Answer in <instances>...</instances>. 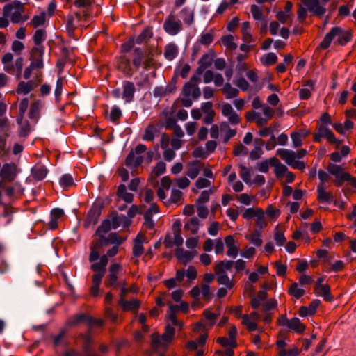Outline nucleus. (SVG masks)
<instances>
[{"label":"nucleus","mask_w":356,"mask_h":356,"mask_svg":"<svg viewBox=\"0 0 356 356\" xmlns=\"http://www.w3.org/2000/svg\"><path fill=\"white\" fill-rule=\"evenodd\" d=\"M16 165L13 163L3 164L0 175L5 179L13 180L15 177V170Z\"/></svg>","instance_id":"nucleus-12"},{"label":"nucleus","mask_w":356,"mask_h":356,"mask_svg":"<svg viewBox=\"0 0 356 356\" xmlns=\"http://www.w3.org/2000/svg\"><path fill=\"white\" fill-rule=\"evenodd\" d=\"M200 220L197 217H193L191 220L185 224L184 229H191L193 234H196L198 232V226Z\"/></svg>","instance_id":"nucleus-34"},{"label":"nucleus","mask_w":356,"mask_h":356,"mask_svg":"<svg viewBox=\"0 0 356 356\" xmlns=\"http://www.w3.org/2000/svg\"><path fill=\"white\" fill-rule=\"evenodd\" d=\"M81 337L83 341V349L87 356H98L91 351V345L92 343V337L90 334H81Z\"/></svg>","instance_id":"nucleus-19"},{"label":"nucleus","mask_w":356,"mask_h":356,"mask_svg":"<svg viewBox=\"0 0 356 356\" xmlns=\"http://www.w3.org/2000/svg\"><path fill=\"white\" fill-rule=\"evenodd\" d=\"M222 90L227 99L236 97L238 95V90L233 88L229 82L224 85Z\"/></svg>","instance_id":"nucleus-32"},{"label":"nucleus","mask_w":356,"mask_h":356,"mask_svg":"<svg viewBox=\"0 0 356 356\" xmlns=\"http://www.w3.org/2000/svg\"><path fill=\"white\" fill-rule=\"evenodd\" d=\"M288 293L296 299H299L304 296L305 291L303 289L298 288V284L294 282L291 284Z\"/></svg>","instance_id":"nucleus-37"},{"label":"nucleus","mask_w":356,"mask_h":356,"mask_svg":"<svg viewBox=\"0 0 356 356\" xmlns=\"http://www.w3.org/2000/svg\"><path fill=\"white\" fill-rule=\"evenodd\" d=\"M181 13L185 15L184 22L188 26H191L194 22V11L191 10L188 7H184L181 9Z\"/></svg>","instance_id":"nucleus-35"},{"label":"nucleus","mask_w":356,"mask_h":356,"mask_svg":"<svg viewBox=\"0 0 356 356\" xmlns=\"http://www.w3.org/2000/svg\"><path fill=\"white\" fill-rule=\"evenodd\" d=\"M327 171L330 175L334 176V184L337 187L343 186L345 181L350 179V174L346 172L342 166L330 163L327 165Z\"/></svg>","instance_id":"nucleus-2"},{"label":"nucleus","mask_w":356,"mask_h":356,"mask_svg":"<svg viewBox=\"0 0 356 356\" xmlns=\"http://www.w3.org/2000/svg\"><path fill=\"white\" fill-rule=\"evenodd\" d=\"M202 296L207 300H210L213 298V293L210 290V286L207 284H203L200 289Z\"/></svg>","instance_id":"nucleus-58"},{"label":"nucleus","mask_w":356,"mask_h":356,"mask_svg":"<svg viewBox=\"0 0 356 356\" xmlns=\"http://www.w3.org/2000/svg\"><path fill=\"white\" fill-rule=\"evenodd\" d=\"M59 184L63 188H68L72 186L74 183L73 177L70 174H64L60 177Z\"/></svg>","instance_id":"nucleus-45"},{"label":"nucleus","mask_w":356,"mask_h":356,"mask_svg":"<svg viewBox=\"0 0 356 356\" xmlns=\"http://www.w3.org/2000/svg\"><path fill=\"white\" fill-rule=\"evenodd\" d=\"M118 303L124 311H129L134 309H138L140 305V302L136 299L128 301L123 297L120 298Z\"/></svg>","instance_id":"nucleus-22"},{"label":"nucleus","mask_w":356,"mask_h":356,"mask_svg":"<svg viewBox=\"0 0 356 356\" xmlns=\"http://www.w3.org/2000/svg\"><path fill=\"white\" fill-rule=\"evenodd\" d=\"M46 31L44 29H37L33 35V40L36 47H40L42 42L46 39Z\"/></svg>","instance_id":"nucleus-31"},{"label":"nucleus","mask_w":356,"mask_h":356,"mask_svg":"<svg viewBox=\"0 0 356 356\" xmlns=\"http://www.w3.org/2000/svg\"><path fill=\"white\" fill-rule=\"evenodd\" d=\"M237 334V329L233 325L231 327L229 331V337L230 340V348H236L237 346V343L236 341V337Z\"/></svg>","instance_id":"nucleus-57"},{"label":"nucleus","mask_w":356,"mask_h":356,"mask_svg":"<svg viewBox=\"0 0 356 356\" xmlns=\"http://www.w3.org/2000/svg\"><path fill=\"white\" fill-rule=\"evenodd\" d=\"M263 154L261 146H256L254 149L250 152V158L254 161L259 159Z\"/></svg>","instance_id":"nucleus-64"},{"label":"nucleus","mask_w":356,"mask_h":356,"mask_svg":"<svg viewBox=\"0 0 356 356\" xmlns=\"http://www.w3.org/2000/svg\"><path fill=\"white\" fill-rule=\"evenodd\" d=\"M111 229H113L111 225V220L109 218H106L102 220L101 225L97 227L95 232V235L106 234Z\"/></svg>","instance_id":"nucleus-25"},{"label":"nucleus","mask_w":356,"mask_h":356,"mask_svg":"<svg viewBox=\"0 0 356 356\" xmlns=\"http://www.w3.org/2000/svg\"><path fill=\"white\" fill-rule=\"evenodd\" d=\"M92 321V316L84 313H81L75 315L69 324L71 326L77 325L81 323H87L89 325Z\"/></svg>","instance_id":"nucleus-18"},{"label":"nucleus","mask_w":356,"mask_h":356,"mask_svg":"<svg viewBox=\"0 0 356 356\" xmlns=\"http://www.w3.org/2000/svg\"><path fill=\"white\" fill-rule=\"evenodd\" d=\"M40 102L36 101L31 105L30 110L29 111V118L30 119H35L40 111Z\"/></svg>","instance_id":"nucleus-53"},{"label":"nucleus","mask_w":356,"mask_h":356,"mask_svg":"<svg viewBox=\"0 0 356 356\" xmlns=\"http://www.w3.org/2000/svg\"><path fill=\"white\" fill-rule=\"evenodd\" d=\"M243 323L247 325L249 331L252 332L255 331L257 329V325L256 323L252 322L250 320L249 316L248 315H243L242 317Z\"/></svg>","instance_id":"nucleus-62"},{"label":"nucleus","mask_w":356,"mask_h":356,"mask_svg":"<svg viewBox=\"0 0 356 356\" xmlns=\"http://www.w3.org/2000/svg\"><path fill=\"white\" fill-rule=\"evenodd\" d=\"M175 328L169 324L165 326V332L162 334L164 342L165 343L170 342L175 336Z\"/></svg>","instance_id":"nucleus-40"},{"label":"nucleus","mask_w":356,"mask_h":356,"mask_svg":"<svg viewBox=\"0 0 356 356\" xmlns=\"http://www.w3.org/2000/svg\"><path fill=\"white\" fill-rule=\"evenodd\" d=\"M122 98L125 103H131L134 101L136 87L133 82L124 80L122 82Z\"/></svg>","instance_id":"nucleus-7"},{"label":"nucleus","mask_w":356,"mask_h":356,"mask_svg":"<svg viewBox=\"0 0 356 356\" xmlns=\"http://www.w3.org/2000/svg\"><path fill=\"white\" fill-rule=\"evenodd\" d=\"M95 236L98 237V240L97 242V248L104 247V246H108V245H111L108 235L107 236H105V234H99V235H95Z\"/></svg>","instance_id":"nucleus-55"},{"label":"nucleus","mask_w":356,"mask_h":356,"mask_svg":"<svg viewBox=\"0 0 356 356\" xmlns=\"http://www.w3.org/2000/svg\"><path fill=\"white\" fill-rule=\"evenodd\" d=\"M343 33V29L340 26H334L330 31L325 35L323 40L319 44V47L323 49H327L333 40V39L337 36L340 35Z\"/></svg>","instance_id":"nucleus-8"},{"label":"nucleus","mask_w":356,"mask_h":356,"mask_svg":"<svg viewBox=\"0 0 356 356\" xmlns=\"http://www.w3.org/2000/svg\"><path fill=\"white\" fill-rule=\"evenodd\" d=\"M154 127L149 125L145 129V134L142 137V139L145 141H152L154 139V134L153 129Z\"/></svg>","instance_id":"nucleus-56"},{"label":"nucleus","mask_w":356,"mask_h":356,"mask_svg":"<svg viewBox=\"0 0 356 356\" xmlns=\"http://www.w3.org/2000/svg\"><path fill=\"white\" fill-rule=\"evenodd\" d=\"M234 264L233 261L223 260L218 263L215 266V271L216 274L226 273V270L231 269Z\"/></svg>","instance_id":"nucleus-27"},{"label":"nucleus","mask_w":356,"mask_h":356,"mask_svg":"<svg viewBox=\"0 0 356 356\" xmlns=\"http://www.w3.org/2000/svg\"><path fill=\"white\" fill-rule=\"evenodd\" d=\"M63 79L58 78L56 81V88L54 91L55 100L58 102L60 99V96L63 92Z\"/></svg>","instance_id":"nucleus-50"},{"label":"nucleus","mask_w":356,"mask_h":356,"mask_svg":"<svg viewBox=\"0 0 356 356\" xmlns=\"http://www.w3.org/2000/svg\"><path fill=\"white\" fill-rule=\"evenodd\" d=\"M286 327L298 334H302L305 330V325L302 324L297 317H293L289 320Z\"/></svg>","instance_id":"nucleus-15"},{"label":"nucleus","mask_w":356,"mask_h":356,"mask_svg":"<svg viewBox=\"0 0 356 356\" xmlns=\"http://www.w3.org/2000/svg\"><path fill=\"white\" fill-rule=\"evenodd\" d=\"M28 106H29V99L25 97L21 101V102L19 104V110L20 118H19L17 120V122L18 124H21L23 116L24 115V114L28 108Z\"/></svg>","instance_id":"nucleus-43"},{"label":"nucleus","mask_w":356,"mask_h":356,"mask_svg":"<svg viewBox=\"0 0 356 356\" xmlns=\"http://www.w3.org/2000/svg\"><path fill=\"white\" fill-rule=\"evenodd\" d=\"M122 111L120 110V108L118 106L114 105L111 108V113L109 115V119L113 122H115L122 116Z\"/></svg>","instance_id":"nucleus-52"},{"label":"nucleus","mask_w":356,"mask_h":356,"mask_svg":"<svg viewBox=\"0 0 356 356\" xmlns=\"http://www.w3.org/2000/svg\"><path fill=\"white\" fill-rule=\"evenodd\" d=\"M164 31L170 35H175L183 29L180 19H177L173 13H170L163 23Z\"/></svg>","instance_id":"nucleus-3"},{"label":"nucleus","mask_w":356,"mask_h":356,"mask_svg":"<svg viewBox=\"0 0 356 356\" xmlns=\"http://www.w3.org/2000/svg\"><path fill=\"white\" fill-rule=\"evenodd\" d=\"M24 3H22L19 1H14L10 3L6 4L3 8V15L4 17H9L10 13L13 9L15 11L18 12H24Z\"/></svg>","instance_id":"nucleus-11"},{"label":"nucleus","mask_w":356,"mask_h":356,"mask_svg":"<svg viewBox=\"0 0 356 356\" xmlns=\"http://www.w3.org/2000/svg\"><path fill=\"white\" fill-rule=\"evenodd\" d=\"M234 83L243 91H247L250 86L248 82L243 76H241L237 80L234 81Z\"/></svg>","instance_id":"nucleus-60"},{"label":"nucleus","mask_w":356,"mask_h":356,"mask_svg":"<svg viewBox=\"0 0 356 356\" xmlns=\"http://www.w3.org/2000/svg\"><path fill=\"white\" fill-rule=\"evenodd\" d=\"M205 70L202 67L199 66L195 71L194 74L191 77L190 81L195 85H197V83L200 81V76L203 74Z\"/></svg>","instance_id":"nucleus-59"},{"label":"nucleus","mask_w":356,"mask_h":356,"mask_svg":"<svg viewBox=\"0 0 356 356\" xmlns=\"http://www.w3.org/2000/svg\"><path fill=\"white\" fill-rule=\"evenodd\" d=\"M213 41V35L210 33H202L200 42L204 46H209Z\"/></svg>","instance_id":"nucleus-54"},{"label":"nucleus","mask_w":356,"mask_h":356,"mask_svg":"<svg viewBox=\"0 0 356 356\" xmlns=\"http://www.w3.org/2000/svg\"><path fill=\"white\" fill-rule=\"evenodd\" d=\"M143 238L144 236L138 233L134 241L133 255L135 257H140L143 253Z\"/></svg>","instance_id":"nucleus-14"},{"label":"nucleus","mask_w":356,"mask_h":356,"mask_svg":"<svg viewBox=\"0 0 356 356\" xmlns=\"http://www.w3.org/2000/svg\"><path fill=\"white\" fill-rule=\"evenodd\" d=\"M48 172V170L44 165L34 166L31 168V175L33 177L38 181L43 180Z\"/></svg>","instance_id":"nucleus-24"},{"label":"nucleus","mask_w":356,"mask_h":356,"mask_svg":"<svg viewBox=\"0 0 356 356\" xmlns=\"http://www.w3.org/2000/svg\"><path fill=\"white\" fill-rule=\"evenodd\" d=\"M338 36H339V38L337 40V44L341 46H343L346 43H348V42H350L351 40V39L353 38V34L349 31H343V33L340 35H338Z\"/></svg>","instance_id":"nucleus-41"},{"label":"nucleus","mask_w":356,"mask_h":356,"mask_svg":"<svg viewBox=\"0 0 356 356\" xmlns=\"http://www.w3.org/2000/svg\"><path fill=\"white\" fill-rule=\"evenodd\" d=\"M318 199L321 203L329 204L333 201V196L330 193L325 191L323 185L317 187Z\"/></svg>","instance_id":"nucleus-23"},{"label":"nucleus","mask_w":356,"mask_h":356,"mask_svg":"<svg viewBox=\"0 0 356 356\" xmlns=\"http://www.w3.org/2000/svg\"><path fill=\"white\" fill-rule=\"evenodd\" d=\"M30 83H31V82L20 81L17 86V92L24 95L29 94L34 89V86H30Z\"/></svg>","instance_id":"nucleus-38"},{"label":"nucleus","mask_w":356,"mask_h":356,"mask_svg":"<svg viewBox=\"0 0 356 356\" xmlns=\"http://www.w3.org/2000/svg\"><path fill=\"white\" fill-rule=\"evenodd\" d=\"M105 207V202L101 199H97L92 204L91 208L88 212L86 219L84 222V227L88 228L90 225H96L99 219L102 211Z\"/></svg>","instance_id":"nucleus-1"},{"label":"nucleus","mask_w":356,"mask_h":356,"mask_svg":"<svg viewBox=\"0 0 356 356\" xmlns=\"http://www.w3.org/2000/svg\"><path fill=\"white\" fill-rule=\"evenodd\" d=\"M213 63V58L209 55V54H204L200 59L198 60L199 66L206 70Z\"/></svg>","instance_id":"nucleus-46"},{"label":"nucleus","mask_w":356,"mask_h":356,"mask_svg":"<svg viewBox=\"0 0 356 356\" xmlns=\"http://www.w3.org/2000/svg\"><path fill=\"white\" fill-rule=\"evenodd\" d=\"M165 171H166V165L162 161H159L156 163V165L154 169V172L156 177H159V176L163 175V173L165 172Z\"/></svg>","instance_id":"nucleus-63"},{"label":"nucleus","mask_w":356,"mask_h":356,"mask_svg":"<svg viewBox=\"0 0 356 356\" xmlns=\"http://www.w3.org/2000/svg\"><path fill=\"white\" fill-rule=\"evenodd\" d=\"M152 36L153 33L152 31V28L147 26L137 37L134 36V42L137 44H140L143 42H145L147 39L152 38Z\"/></svg>","instance_id":"nucleus-26"},{"label":"nucleus","mask_w":356,"mask_h":356,"mask_svg":"<svg viewBox=\"0 0 356 356\" xmlns=\"http://www.w3.org/2000/svg\"><path fill=\"white\" fill-rule=\"evenodd\" d=\"M116 194L127 203H131L134 200V194L127 192V186L124 184L118 186Z\"/></svg>","instance_id":"nucleus-21"},{"label":"nucleus","mask_w":356,"mask_h":356,"mask_svg":"<svg viewBox=\"0 0 356 356\" xmlns=\"http://www.w3.org/2000/svg\"><path fill=\"white\" fill-rule=\"evenodd\" d=\"M317 296H322L325 301L331 302L333 299L330 293V287L327 284L322 285L318 291H316Z\"/></svg>","instance_id":"nucleus-30"},{"label":"nucleus","mask_w":356,"mask_h":356,"mask_svg":"<svg viewBox=\"0 0 356 356\" xmlns=\"http://www.w3.org/2000/svg\"><path fill=\"white\" fill-rule=\"evenodd\" d=\"M147 54V51L143 49L140 47H135L133 50V60L132 64L136 67V69H138L142 66V63H143V60L145 57V54Z\"/></svg>","instance_id":"nucleus-10"},{"label":"nucleus","mask_w":356,"mask_h":356,"mask_svg":"<svg viewBox=\"0 0 356 356\" xmlns=\"http://www.w3.org/2000/svg\"><path fill=\"white\" fill-rule=\"evenodd\" d=\"M90 270L95 273L105 274L106 271V267L103 266L99 261L94 262L90 266Z\"/></svg>","instance_id":"nucleus-61"},{"label":"nucleus","mask_w":356,"mask_h":356,"mask_svg":"<svg viewBox=\"0 0 356 356\" xmlns=\"http://www.w3.org/2000/svg\"><path fill=\"white\" fill-rule=\"evenodd\" d=\"M343 33V29L340 26H334L330 31L325 35L323 40L319 44V47L323 49H327L333 40V39L337 36L340 35Z\"/></svg>","instance_id":"nucleus-9"},{"label":"nucleus","mask_w":356,"mask_h":356,"mask_svg":"<svg viewBox=\"0 0 356 356\" xmlns=\"http://www.w3.org/2000/svg\"><path fill=\"white\" fill-rule=\"evenodd\" d=\"M200 161L198 160L193 161L188 163L189 168L187 171V175L192 179L196 178L199 175L200 170L198 165Z\"/></svg>","instance_id":"nucleus-29"},{"label":"nucleus","mask_w":356,"mask_h":356,"mask_svg":"<svg viewBox=\"0 0 356 356\" xmlns=\"http://www.w3.org/2000/svg\"><path fill=\"white\" fill-rule=\"evenodd\" d=\"M218 275V282L220 285H225L228 289H232L233 283L226 273L216 274Z\"/></svg>","instance_id":"nucleus-42"},{"label":"nucleus","mask_w":356,"mask_h":356,"mask_svg":"<svg viewBox=\"0 0 356 356\" xmlns=\"http://www.w3.org/2000/svg\"><path fill=\"white\" fill-rule=\"evenodd\" d=\"M179 54V49L176 44L173 42L168 43L164 49V57L168 60H173Z\"/></svg>","instance_id":"nucleus-16"},{"label":"nucleus","mask_w":356,"mask_h":356,"mask_svg":"<svg viewBox=\"0 0 356 356\" xmlns=\"http://www.w3.org/2000/svg\"><path fill=\"white\" fill-rule=\"evenodd\" d=\"M250 11L252 14L254 20H264L265 17L264 16L261 9L257 5H252Z\"/></svg>","instance_id":"nucleus-51"},{"label":"nucleus","mask_w":356,"mask_h":356,"mask_svg":"<svg viewBox=\"0 0 356 356\" xmlns=\"http://www.w3.org/2000/svg\"><path fill=\"white\" fill-rule=\"evenodd\" d=\"M213 193L212 189L203 191L197 200L195 204H203L209 200V196Z\"/></svg>","instance_id":"nucleus-48"},{"label":"nucleus","mask_w":356,"mask_h":356,"mask_svg":"<svg viewBox=\"0 0 356 356\" xmlns=\"http://www.w3.org/2000/svg\"><path fill=\"white\" fill-rule=\"evenodd\" d=\"M222 44L230 50H235L237 48V44L234 42L232 35H226L221 38Z\"/></svg>","instance_id":"nucleus-39"},{"label":"nucleus","mask_w":356,"mask_h":356,"mask_svg":"<svg viewBox=\"0 0 356 356\" xmlns=\"http://www.w3.org/2000/svg\"><path fill=\"white\" fill-rule=\"evenodd\" d=\"M238 167L241 169V172H240L241 178L246 184L251 186L252 181H251L250 170L241 163L238 165Z\"/></svg>","instance_id":"nucleus-28"},{"label":"nucleus","mask_w":356,"mask_h":356,"mask_svg":"<svg viewBox=\"0 0 356 356\" xmlns=\"http://www.w3.org/2000/svg\"><path fill=\"white\" fill-rule=\"evenodd\" d=\"M33 51L34 53L38 54V59L36 60L32 61L30 64L33 69H42L44 67V63H43V56L44 54V47H33Z\"/></svg>","instance_id":"nucleus-20"},{"label":"nucleus","mask_w":356,"mask_h":356,"mask_svg":"<svg viewBox=\"0 0 356 356\" xmlns=\"http://www.w3.org/2000/svg\"><path fill=\"white\" fill-rule=\"evenodd\" d=\"M301 2L309 12L316 16L322 17L326 12L325 7L320 4L319 0H301Z\"/></svg>","instance_id":"nucleus-6"},{"label":"nucleus","mask_w":356,"mask_h":356,"mask_svg":"<svg viewBox=\"0 0 356 356\" xmlns=\"http://www.w3.org/2000/svg\"><path fill=\"white\" fill-rule=\"evenodd\" d=\"M323 138H327L330 143L334 144L337 148L342 143V140L337 138L334 133L329 128L321 124L318 129V132L316 133L314 136V140L319 143Z\"/></svg>","instance_id":"nucleus-4"},{"label":"nucleus","mask_w":356,"mask_h":356,"mask_svg":"<svg viewBox=\"0 0 356 356\" xmlns=\"http://www.w3.org/2000/svg\"><path fill=\"white\" fill-rule=\"evenodd\" d=\"M277 154H278L282 159H283L289 165H292L295 159L296 158V153L292 150H289L286 149H277L276 151Z\"/></svg>","instance_id":"nucleus-17"},{"label":"nucleus","mask_w":356,"mask_h":356,"mask_svg":"<svg viewBox=\"0 0 356 356\" xmlns=\"http://www.w3.org/2000/svg\"><path fill=\"white\" fill-rule=\"evenodd\" d=\"M31 22L34 28L43 26L46 22V13L42 11L39 15H35Z\"/></svg>","instance_id":"nucleus-44"},{"label":"nucleus","mask_w":356,"mask_h":356,"mask_svg":"<svg viewBox=\"0 0 356 356\" xmlns=\"http://www.w3.org/2000/svg\"><path fill=\"white\" fill-rule=\"evenodd\" d=\"M136 42H134V36H131L129 40L121 45V52L126 54L134 49Z\"/></svg>","instance_id":"nucleus-47"},{"label":"nucleus","mask_w":356,"mask_h":356,"mask_svg":"<svg viewBox=\"0 0 356 356\" xmlns=\"http://www.w3.org/2000/svg\"><path fill=\"white\" fill-rule=\"evenodd\" d=\"M122 269L121 264L114 263L108 268L109 274L104 281V284L108 287L116 288L118 286V272Z\"/></svg>","instance_id":"nucleus-5"},{"label":"nucleus","mask_w":356,"mask_h":356,"mask_svg":"<svg viewBox=\"0 0 356 356\" xmlns=\"http://www.w3.org/2000/svg\"><path fill=\"white\" fill-rule=\"evenodd\" d=\"M135 154L136 153L133 149L128 154L124 161L126 166L137 168L142 164L143 156L141 155L135 156Z\"/></svg>","instance_id":"nucleus-13"},{"label":"nucleus","mask_w":356,"mask_h":356,"mask_svg":"<svg viewBox=\"0 0 356 356\" xmlns=\"http://www.w3.org/2000/svg\"><path fill=\"white\" fill-rule=\"evenodd\" d=\"M278 226L275 227V232L274 234V239L275 241L276 245L278 246H282L284 243L286 242V239L284 234L283 232H280L277 230Z\"/></svg>","instance_id":"nucleus-49"},{"label":"nucleus","mask_w":356,"mask_h":356,"mask_svg":"<svg viewBox=\"0 0 356 356\" xmlns=\"http://www.w3.org/2000/svg\"><path fill=\"white\" fill-rule=\"evenodd\" d=\"M108 238L111 245H113V246H120L127 240L126 237H121L118 232L109 233Z\"/></svg>","instance_id":"nucleus-33"},{"label":"nucleus","mask_w":356,"mask_h":356,"mask_svg":"<svg viewBox=\"0 0 356 356\" xmlns=\"http://www.w3.org/2000/svg\"><path fill=\"white\" fill-rule=\"evenodd\" d=\"M277 60V55L273 52H269L261 58V61L266 66L271 65Z\"/></svg>","instance_id":"nucleus-36"}]
</instances>
